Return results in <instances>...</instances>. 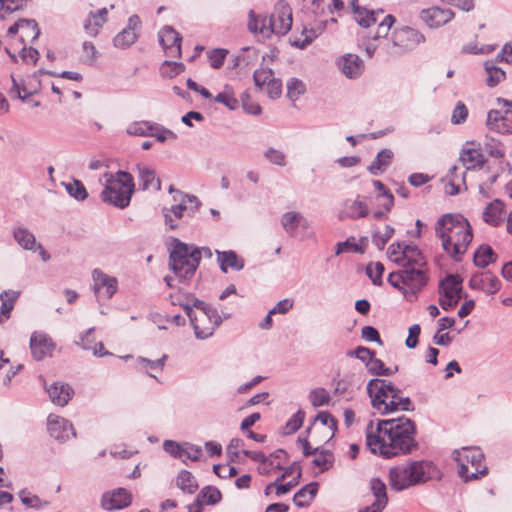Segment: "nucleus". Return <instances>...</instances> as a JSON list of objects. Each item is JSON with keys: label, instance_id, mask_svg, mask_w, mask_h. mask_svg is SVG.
Instances as JSON below:
<instances>
[{"label": "nucleus", "instance_id": "f257e3e1", "mask_svg": "<svg viewBox=\"0 0 512 512\" xmlns=\"http://www.w3.org/2000/svg\"><path fill=\"white\" fill-rule=\"evenodd\" d=\"M366 444L373 454L384 458L410 453L416 446L415 424L407 417L380 420L366 427Z\"/></svg>", "mask_w": 512, "mask_h": 512}, {"label": "nucleus", "instance_id": "f03ea898", "mask_svg": "<svg viewBox=\"0 0 512 512\" xmlns=\"http://www.w3.org/2000/svg\"><path fill=\"white\" fill-rule=\"evenodd\" d=\"M435 234L441 240L443 250L459 262L473 240L469 221L461 214H443L435 223Z\"/></svg>", "mask_w": 512, "mask_h": 512}, {"label": "nucleus", "instance_id": "7ed1b4c3", "mask_svg": "<svg viewBox=\"0 0 512 512\" xmlns=\"http://www.w3.org/2000/svg\"><path fill=\"white\" fill-rule=\"evenodd\" d=\"M367 393L372 407L383 415L396 411L413 410L410 398L404 396L401 389L389 380L371 379L367 384Z\"/></svg>", "mask_w": 512, "mask_h": 512}, {"label": "nucleus", "instance_id": "20e7f679", "mask_svg": "<svg viewBox=\"0 0 512 512\" xmlns=\"http://www.w3.org/2000/svg\"><path fill=\"white\" fill-rule=\"evenodd\" d=\"M438 470L430 461H406L389 469V484L395 491H403L437 476Z\"/></svg>", "mask_w": 512, "mask_h": 512}, {"label": "nucleus", "instance_id": "39448f33", "mask_svg": "<svg viewBox=\"0 0 512 512\" xmlns=\"http://www.w3.org/2000/svg\"><path fill=\"white\" fill-rule=\"evenodd\" d=\"M103 177L105 184L100 195L101 200L120 209L126 208L134 193L133 176L126 171L119 170L116 173L106 172Z\"/></svg>", "mask_w": 512, "mask_h": 512}, {"label": "nucleus", "instance_id": "423d86ee", "mask_svg": "<svg viewBox=\"0 0 512 512\" xmlns=\"http://www.w3.org/2000/svg\"><path fill=\"white\" fill-rule=\"evenodd\" d=\"M201 251L194 245L175 240L170 252V267L180 282L190 280L200 264Z\"/></svg>", "mask_w": 512, "mask_h": 512}, {"label": "nucleus", "instance_id": "0eeeda50", "mask_svg": "<svg viewBox=\"0 0 512 512\" xmlns=\"http://www.w3.org/2000/svg\"><path fill=\"white\" fill-rule=\"evenodd\" d=\"M388 282L398 289L407 301L413 302L426 286L428 277L422 268L402 267L388 275Z\"/></svg>", "mask_w": 512, "mask_h": 512}, {"label": "nucleus", "instance_id": "6e6552de", "mask_svg": "<svg viewBox=\"0 0 512 512\" xmlns=\"http://www.w3.org/2000/svg\"><path fill=\"white\" fill-rule=\"evenodd\" d=\"M458 474L465 481L479 479L487 474L484 455L479 448L463 447L454 451Z\"/></svg>", "mask_w": 512, "mask_h": 512}, {"label": "nucleus", "instance_id": "1a4fd4ad", "mask_svg": "<svg viewBox=\"0 0 512 512\" xmlns=\"http://www.w3.org/2000/svg\"><path fill=\"white\" fill-rule=\"evenodd\" d=\"M194 309L189 312L188 317L193 326L195 336L198 339H206L213 335L222 318L218 311L201 300L194 301Z\"/></svg>", "mask_w": 512, "mask_h": 512}, {"label": "nucleus", "instance_id": "9d476101", "mask_svg": "<svg viewBox=\"0 0 512 512\" xmlns=\"http://www.w3.org/2000/svg\"><path fill=\"white\" fill-rule=\"evenodd\" d=\"M424 36L417 30L403 26L393 31L390 45H387L385 55L387 57L402 54L414 49L417 45L424 42Z\"/></svg>", "mask_w": 512, "mask_h": 512}, {"label": "nucleus", "instance_id": "9b49d317", "mask_svg": "<svg viewBox=\"0 0 512 512\" xmlns=\"http://www.w3.org/2000/svg\"><path fill=\"white\" fill-rule=\"evenodd\" d=\"M268 35H286L292 27V10L289 4L283 0L277 2L274 12L266 17Z\"/></svg>", "mask_w": 512, "mask_h": 512}, {"label": "nucleus", "instance_id": "f8f14e48", "mask_svg": "<svg viewBox=\"0 0 512 512\" xmlns=\"http://www.w3.org/2000/svg\"><path fill=\"white\" fill-rule=\"evenodd\" d=\"M503 106L501 110H491L487 115L489 129L502 134H512V102L498 99Z\"/></svg>", "mask_w": 512, "mask_h": 512}, {"label": "nucleus", "instance_id": "ddd939ff", "mask_svg": "<svg viewBox=\"0 0 512 512\" xmlns=\"http://www.w3.org/2000/svg\"><path fill=\"white\" fill-rule=\"evenodd\" d=\"M394 23V17L387 15L378 25L377 32L371 40L364 43L365 51L368 57H373L375 52L378 51V55L387 57L384 53L387 49V45H390L391 40L386 39V36Z\"/></svg>", "mask_w": 512, "mask_h": 512}, {"label": "nucleus", "instance_id": "4468645a", "mask_svg": "<svg viewBox=\"0 0 512 512\" xmlns=\"http://www.w3.org/2000/svg\"><path fill=\"white\" fill-rule=\"evenodd\" d=\"M486 159L479 144L466 143L460 152L458 162L466 171L481 169Z\"/></svg>", "mask_w": 512, "mask_h": 512}, {"label": "nucleus", "instance_id": "2eb2a0df", "mask_svg": "<svg viewBox=\"0 0 512 512\" xmlns=\"http://www.w3.org/2000/svg\"><path fill=\"white\" fill-rule=\"evenodd\" d=\"M93 290L95 295L110 299L117 291L118 281L115 277L105 274L100 269H94L92 272Z\"/></svg>", "mask_w": 512, "mask_h": 512}, {"label": "nucleus", "instance_id": "dca6fc26", "mask_svg": "<svg viewBox=\"0 0 512 512\" xmlns=\"http://www.w3.org/2000/svg\"><path fill=\"white\" fill-rule=\"evenodd\" d=\"M179 203L173 205L170 209H164V217L165 223L171 229H174L177 224L175 223L176 219H180L184 211L188 210V203L191 205L190 210L194 212L198 209L200 203L195 196L185 195L178 199Z\"/></svg>", "mask_w": 512, "mask_h": 512}, {"label": "nucleus", "instance_id": "f3484780", "mask_svg": "<svg viewBox=\"0 0 512 512\" xmlns=\"http://www.w3.org/2000/svg\"><path fill=\"white\" fill-rule=\"evenodd\" d=\"M181 40L179 33L171 26H165L159 31V42L168 57H180Z\"/></svg>", "mask_w": 512, "mask_h": 512}, {"label": "nucleus", "instance_id": "a211bd4d", "mask_svg": "<svg viewBox=\"0 0 512 512\" xmlns=\"http://www.w3.org/2000/svg\"><path fill=\"white\" fill-rule=\"evenodd\" d=\"M47 428L51 437L58 441H66L71 436H75L72 424L68 420L54 414L48 416Z\"/></svg>", "mask_w": 512, "mask_h": 512}, {"label": "nucleus", "instance_id": "6ab92c4d", "mask_svg": "<svg viewBox=\"0 0 512 512\" xmlns=\"http://www.w3.org/2000/svg\"><path fill=\"white\" fill-rule=\"evenodd\" d=\"M132 502V494L125 488H117L104 493L101 504L105 510H118L128 507Z\"/></svg>", "mask_w": 512, "mask_h": 512}, {"label": "nucleus", "instance_id": "aec40b11", "mask_svg": "<svg viewBox=\"0 0 512 512\" xmlns=\"http://www.w3.org/2000/svg\"><path fill=\"white\" fill-rule=\"evenodd\" d=\"M469 287L483 291L487 294H495L501 287L500 280L490 271L475 273L469 280Z\"/></svg>", "mask_w": 512, "mask_h": 512}, {"label": "nucleus", "instance_id": "412c9836", "mask_svg": "<svg viewBox=\"0 0 512 512\" xmlns=\"http://www.w3.org/2000/svg\"><path fill=\"white\" fill-rule=\"evenodd\" d=\"M369 214V208L366 202L357 196L356 199H347L343 203V207L339 212L338 218L340 220L352 219L358 220L365 218Z\"/></svg>", "mask_w": 512, "mask_h": 512}, {"label": "nucleus", "instance_id": "4be33fe9", "mask_svg": "<svg viewBox=\"0 0 512 512\" xmlns=\"http://www.w3.org/2000/svg\"><path fill=\"white\" fill-rule=\"evenodd\" d=\"M139 26V17L137 15H132L128 19V26L114 37V46L121 49H126L130 47L138 37L137 30Z\"/></svg>", "mask_w": 512, "mask_h": 512}, {"label": "nucleus", "instance_id": "5701e85b", "mask_svg": "<svg viewBox=\"0 0 512 512\" xmlns=\"http://www.w3.org/2000/svg\"><path fill=\"white\" fill-rule=\"evenodd\" d=\"M339 70L349 79L359 78L364 71V63L356 54H345L337 61Z\"/></svg>", "mask_w": 512, "mask_h": 512}, {"label": "nucleus", "instance_id": "b1692460", "mask_svg": "<svg viewBox=\"0 0 512 512\" xmlns=\"http://www.w3.org/2000/svg\"><path fill=\"white\" fill-rule=\"evenodd\" d=\"M455 14L450 9L431 7L421 11V19L431 28L442 26L454 18Z\"/></svg>", "mask_w": 512, "mask_h": 512}, {"label": "nucleus", "instance_id": "393cba45", "mask_svg": "<svg viewBox=\"0 0 512 512\" xmlns=\"http://www.w3.org/2000/svg\"><path fill=\"white\" fill-rule=\"evenodd\" d=\"M54 348L51 338L42 333L34 332L30 338V349L35 360L41 361L49 355Z\"/></svg>", "mask_w": 512, "mask_h": 512}, {"label": "nucleus", "instance_id": "a878e982", "mask_svg": "<svg viewBox=\"0 0 512 512\" xmlns=\"http://www.w3.org/2000/svg\"><path fill=\"white\" fill-rule=\"evenodd\" d=\"M505 215V205L500 199H494L489 202L482 212V220L494 227L499 226Z\"/></svg>", "mask_w": 512, "mask_h": 512}, {"label": "nucleus", "instance_id": "bb28decb", "mask_svg": "<svg viewBox=\"0 0 512 512\" xmlns=\"http://www.w3.org/2000/svg\"><path fill=\"white\" fill-rule=\"evenodd\" d=\"M136 170L142 190L159 191L161 189V181L152 168L144 164H138Z\"/></svg>", "mask_w": 512, "mask_h": 512}, {"label": "nucleus", "instance_id": "cd10ccee", "mask_svg": "<svg viewBox=\"0 0 512 512\" xmlns=\"http://www.w3.org/2000/svg\"><path fill=\"white\" fill-rule=\"evenodd\" d=\"M108 10L101 8L97 12H90L84 21V31L91 37H96L99 30L107 22Z\"/></svg>", "mask_w": 512, "mask_h": 512}, {"label": "nucleus", "instance_id": "c85d7f7f", "mask_svg": "<svg viewBox=\"0 0 512 512\" xmlns=\"http://www.w3.org/2000/svg\"><path fill=\"white\" fill-rule=\"evenodd\" d=\"M447 184L445 185V193L454 196L461 191V187H466V173L459 172V166L453 165L447 174Z\"/></svg>", "mask_w": 512, "mask_h": 512}, {"label": "nucleus", "instance_id": "c756f323", "mask_svg": "<svg viewBox=\"0 0 512 512\" xmlns=\"http://www.w3.org/2000/svg\"><path fill=\"white\" fill-rule=\"evenodd\" d=\"M216 255L220 269L223 273H226L228 269L240 271L244 268V260L239 257L233 250H216Z\"/></svg>", "mask_w": 512, "mask_h": 512}, {"label": "nucleus", "instance_id": "7c9ffc66", "mask_svg": "<svg viewBox=\"0 0 512 512\" xmlns=\"http://www.w3.org/2000/svg\"><path fill=\"white\" fill-rule=\"evenodd\" d=\"M281 224L286 233L290 236H295L299 226L303 228L308 227V221L299 212L289 211L282 215Z\"/></svg>", "mask_w": 512, "mask_h": 512}, {"label": "nucleus", "instance_id": "2f4dec72", "mask_svg": "<svg viewBox=\"0 0 512 512\" xmlns=\"http://www.w3.org/2000/svg\"><path fill=\"white\" fill-rule=\"evenodd\" d=\"M47 392L50 400L58 406H65L73 395L72 388L67 384L54 383L47 388Z\"/></svg>", "mask_w": 512, "mask_h": 512}, {"label": "nucleus", "instance_id": "473e14b6", "mask_svg": "<svg viewBox=\"0 0 512 512\" xmlns=\"http://www.w3.org/2000/svg\"><path fill=\"white\" fill-rule=\"evenodd\" d=\"M462 280L458 275H449L440 283V295L460 300Z\"/></svg>", "mask_w": 512, "mask_h": 512}, {"label": "nucleus", "instance_id": "72a5a7b5", "mask_svg": "<svg viewBox=\"0 0 512 512\" xmlns=\"http://www.w3.org/2000/svg\"><path fill=\"white\" fill-rule=\"evenodd\" d=\"M319 484L311 482L302 487L293 497V502L297 507H307L318 493Z\"/></svg>", "mask_w": 512, "mask_h": 512}, {"label": "nucleus", "instance_id": "f704fd0d", "mask_svg": "<svg viewBox=\"0 0 512 512\" xmlns=\"http://www.w3.org/2000/svg\"><path fill=\"white\" fill-rule=\"evenodd\" d=\"M425 264V258L417 246H404V265L402 267L422 268Z\"/></svg>", "mask_w": 512, "mask_h": 512}, {"label": "nucleus", "instance_id": "c9c22d12", "mask_svg": "<svg viewBox=\"0 0 512 512\" xmlns=\"http://www.w3.org/2000/svg\"><path fill=\"white\" fill-rule=\"evenodd\" d=\"M18 297L19 292L16 291H3L0 294V324L10 318L11 311L13 310Z\"/></svg>", "mask_w": 512, "mask_h": 512}, {"label": "nucleus", "instance_id": "e433bc0d", "mask_svg": "<svg viewBox=\"0 0 512 512\" xmlns=\"http://www.w3.org/2000/svg\"><path fill=\"white\" fill-rule=\"evenodd\" d=\"M393 157V152L390 149L381 150L373 162L369 166V171L373 175H378L385 171L390 164Z\"/></svg>", "mask_w": 512, "mask_h": 512}, {"label": "nucleus", "instance_id": "4c0bfd02", "mask_svg": "<svg viewBox=\"0 0 512 512\" xmlns=\"http://www.w3.org/2000/svg\"><path fill=\"white\" fill-rule=\"evenodd\" d=\"M484 68L486 72V84L489 87L497 86L506 77L505 72L501 68L495 66L493 61H486L484 63Z\"/></svg>", "mask_w": 512, "mask_h": 512}, {"label": "nucleus", "instance_id": "58836bf2", "mask_svg": "<svg viewBox=\"0 0 512 512\" xmlns=\"http://www.w3.org/2000/svg\"><path fill=\"white\" fill-rule=\"evenodd\" d=\"M497 255L490 246H480L474 253V264L478 267L485 268L490 263L495 262Z\"/></svg>", "mask_w": 512, "mask_h": 512}, {"label": "nucleus", "instance_id": "ea45409f", "mask_svg": "<svg viewBox=\"0 0 512 512\" xmlns=\"http://www.w3.org/2000/svg\"><path fill=\"white\" fill-rule=\"evenodd\" d=\"M370 489L375 497L374 503L386 507L388 496L385 483L380 478H372L370 480Z\"/></svg>", "mask_w": 512, "mask_h": 512}, {"label": "nucleus", "instance_id": "a19ab883", "mask_svg": "<svg viewBox=\"0 0 512 512\" xmlns=\"http://www.w3.org/2000/svg\"><path fill=\"white\" fill-rule=\"evenodd\" d=\"M221 492L212 486L204 487L197 496V503L202 505H215L221 501Z\"/></svg>", "mask_w": 512, "mask_h": 512}, {"label": "nucleus", "instance_id": "79ce46f5", "mask_svg": "<svg viewBox=\"0 0 512 512\" xmlns=\"http://www.w3.org/2000/svg\"><path fill=\"white\" fill-rule=\"evenodd\" d=\"M13 236L16 242L25 250H33L37 244L34 234L25 228L15 229Z\"/></svg>", "mask_w": 512, "mask_h": 512}, {"label": "nucleus", "instance_id": "37998d69", "mask_svg": "<svg viewBox=\"0 0 512 512\" xmlns=\"http://www.w3.org/2000/svg\"><path fill=\"white\" fill-rule=\"evenodd\" d=\"M177 486L185 493L193 494L198 489V484L191 472L182 470L177 477Z\"/></svg>", "mask_w": 512, "mask_h": 512}, {"label": "nucleus", "instance_id": "c03bdc74", "mask_svg": "<svg viewBox=\"0 0 512 512\" xmlns=\"http://www.w3.org/2000/svg\"><path fill=\"white\" fill-rule=\"evenodd\" d=\"M170 299L173 305H179L180 307H182L187 316L189 312H191L195 308L194 301L198 300L194 296L190 294H184L181 291L170 294Z\"/></svg>", "mask_w": 512, "mask_h": 512}, {"label": "nucleus", "instance_id": "a18cd8bd", "mask_svg": "<svg viewBox=\"0 0 512 512\" xmlns=\"http://www.w3.org/2000/svg\"><path fill=\"white\" fill-rule=\"evenodd\" d=\"M66 192L77 201H84L88 197V192L84 184L77 179L63 183Z\"/></svg>", "mask_w": 512, "mask_h": 512}, {"label": "nucleus", "instance_id": "49530a36", "mask_svg": "<svg viewBox=\"0 0 512 512\" xmlns=\"http://www.w3.org/2000/svg\"><path fill=\"white\" fill-rule=\"evenodd\" d=\"M153 125L150 121H135L127 126L126 132L132 136L150 137Z\"/></svg>", "mask_w": 512, "mask_h": 512}, {"label": "nucleus", "instance_id": "de8ad7c7", "mask_svg": "<svg viewBox=\"0 0 512 512\" xmlns=\"http://www.w3.org/2000/svg\"><path fill=\"white\" fill-rule=\"evenodd\" d=\"M373 186L375 187V190L378 192L377 199L381 200V206L386 211H390L394 204V197L392 193L386 189L384 184L379 180L373 181Z\"/></svg>", "mask_w": 512, "mask_h": 512}, {"label": "nucleus", "instance_id": "09e8293b", "mask_svg": "<svg viewBox=\"0 0 512 512\" xmlns=\"http://www.w3.org/2000/svg\"><path fill=\"white\" fill-rule=\"evenodd\" d=\"M19 29H31L33 33V39H37L40 35V29L38 27V24L33 19H20L14 25L9 27L8 35L16 34Z\"/></svg>", "mask_w": 512, "mask_h": 512}, {"label": "nucleus", "instance_id": "8fccbe9b", "mask_svg": "<svg viewBox=\"0 0 512 512\" xmlns=\"http://www.w3.org/2000/svg\"><path fill=\"white\" fill-rule=\"evenodd\" d=\"M320 33V30L304 28L300 36H295L293 38L292 45L303 49L317 38Z\"/></svg>", "mask_w": 512, "mask_h": 512}, {"label": "nucleus", "instance_id": "3c124183", "mask_svg": "<svg viewBox=\"0 0 512 512\" xmlns=\"http://www.w3.org/2000/svg\"><path fill=\"white\" fill-rule=\"evenodd\" d=\"M248 28L253 33L259 32L265 36H269L266 17L259 18L253 10L249 11Z\"/></svg>", "mask_w": 512, "mask_h": 512}, {"label": "nucleus", "instance_id": "603ef678", "mask_svg": "<svg viewBox=\"0 0 512 512\" xmlns=\"http://www.w3.org/2000/svg\"><path fill=\"white\" fill-rule=\"evenodd\" d=\"M214 100L225 105L230 110L238 107V100L234 96V92L230 86H225L224 90L216 95Z\"/></svg>", "mask_w": 512, "mask_h": 512}, {"label": "nucleus", "instance_id": "864d4df0", "mask_svg": "<svg viewBox=\"0 0 512 512\" xmlns=\"http://www.w3.org/2000/svg\"><path fill=\"white\" fill-rule=\"evenodd\" d=\"M346 252L364 253V247L358 244L354 237H349L344 242H338L335 246V255H340Z\"/></svg>", "mask_w": 512, "mask_h": 512}, {"label": "nucleus", "instance_id": "5fc2aeb1", "mask_svg": "<svg viewBox=\"0 0 512 512\" xmlns=\"http://www.w3.org/2000/svg\"><path fill=\"white\" fill-rule=\"evenodd\" d=\"M393 234L394 228L386 225L383 231H376L372 234V242L378 249L382 250L387 242L392 238Z\"/></svg>", "mask_w": 512, "mask_h": 512}, {"label": "nucleus", "instance_id": "6e6d98bb", "mask_svg": "<svg viewBox=\"0 0 512 512\" xmlns=\"http://www.w3.org/2000/svg\"><path fill=\"white\" fill-rule=\"evenodd\" d=\"M355 20L363 27H369L371 24L376 22V16L374 11L367 10L365 8L354 7Z\"/></svg>", "mask_w": 512, "mask_h": 512}, {"label": "nucleus", "instance_id": "4d7b16f0", "mask_svg": "<svg viewBox=\"0 0 512 512\" xmlns=\"http://www.w3.org/2000/svg\"><path fill=\"white\" fill-rule=\"evenodd\" d=\"M167 356L163 355L160 359H157L155 361L149 360L147 358L139 357L137 362L139 365V369L142 371H146L149 376L155 377L153 374L149 373V370H162L165 364Z\"/></svg>", "mask_w": 512, "mask_h": 512}, {"label": "nucleus", "instance_id": "13d9d810", "mask_svg": "<svg viewBox=\"0 0 512 512\" xmlns=\"http://www.w3.org/2000/svg\"><path fill=\"white\" fill-rule=\"evenodd\" d=\"M366 367L368 368L370 373H372L374 375H378V376L379 375L391 376L394 372H396L398 370L397 367H395L394 370H391L390 368H386L383 361L375 358L374 356L367 363Z\"/></svg>", "mask_w": 512, "mask_h": 512}, {"label": "nucleus", "instance_id": "bf43d9fd", "mask_svg": "<svg viewBox=\"0 0 512 512\" xmlns=\"http://www.w3.org/2000/svg\"><path fill=\"white\" fill-rule=\"evenodd\" d=\"M305 90V84L297 78H291L287 82V96L292 101H296L305 92Z\"/></svg>", "mask_w": 512, "mask_h": 512}, {"label": "nucleus", "instance_id": "052dcab7", "mask_svg": "<svg viewBox=\"0 0 512 512\" xmlns=\"http://www.w3.org/2000/svg\"><path fill=\"white\" fill-rule=\"evenodd\" d=\"M384 265L380 262L369 263L366 267V274L371 279L374 285L382 283V275L384 273Z\"/></svg>", "mask_w": 512, "mask_h": 512}, {"label": "nucleus", "instance_id": "680f3d73", "mask_svg": "<svg viewBox=\"0 0 512 512\" xmlns=\"http://www.w3.org/2000/svg\"><path fill=\"white\" fill-rule=\"evenodd\" d=\"M314 455L313 463L322 471L327 470L333 463V454L327 450L318 451L316 448V453H314Z\"/></svg>", "mask_w": 512, "mask_h": 512}, {"label": "nucleus", "instance_id": "e2e57ef3", "mask_svg": "<svg viewBox=\"0 0 512 512\" xmlns=\"http://www.w3.org/2000/svg\"><path fill=\"white\" fill-rule=\"evenodd\" d=\"M98 57V52L92 42L85 41L82 45L80 60L87 65H93Z\"/></svg>", "mask_w": 512, "mask_h": 512}, {"label": "nucleus", "instance_id": "0e129e2a", "mask_svg": "<svg viewBox=\"0 0 512 512\" xmlns=\"http://www.w3.org/2000/svg\"><path fill=\"white\" fill-rule=\"evenodd\" d=\"M309 399L314 407H320L329 403L330 395L326 389L316 388L310 392Z\"/></svg>", "mask_w": 512, "mask_h": 512}, {"label": "nucleus", "instance_id": "69168bd1", "mask_svg": "<svg viewBox=\"0 0 512 512\" xmlns=\"http://www.w3.org/2000/svg\"><path fill=\"white\" fill-rule=\"evenodd\" d=\"M264 157L271 163L277 166H285L286 161V155L283 151L275 149V148H268L266 152L264 153Z\"/></svg>", "mask_w": 512, "mask_h": 512}, {"label": "nucleus", "instance_id": "338daca9", "mask_svg": "<svg viewBox=\"0 0 512 512\" xmlns=\"http://www.w3.org/2000/svg\"><path fill=\"white\" fill-rule=\"evenodd\" d=\"M228 51L225 49H213L207 53L211 67L219 69L223 66Z\"/></svg>", "mask_w": 512, "mask_h": 512}, {"label": "nucleus", "instance_id": "774afa93", "mask_svg": "<svg viewBox=\"0 0 512 512\" xmlns=\"http://www.w3.org/2000/svg\"><path fill=\"white\" fill-rule=\"evenodd\" d=\"M404 246L401 243L391 244L387 252L389 260L400 266L404 265Z\"/></svg>", "mask_w": 512, "mask_h": 512}]
</instances>
